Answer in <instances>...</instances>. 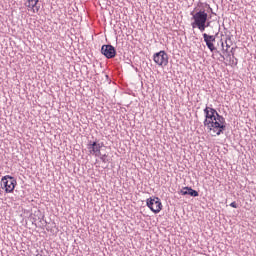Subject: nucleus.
Listing matches in <instances>:
<instances>
[{
  "mask_svg": "<svg viewBox=\"0 0 256 256\" xmlns=\"http://www.w3.org/2000/svg\"><path fill=\"white\" fill-rule=\"evenodd\" d=\"M190 15H192L191 20L193 21L191 23L192 29H199L203 33L205 31V23L209 21V14L201 9L198 12L192 11Z\"/></svg>",
  "mask_w": 256,
  "mask_h": 256,
  "instance_id": "1",
  "label": "nucleus"
},
{
  "mask_svg": "<svg viewBox=\"0 0 256 256\" xmlns=\"http://www.w3.org/2000/svg\"><path fill=\"white\" fill-rule=\"evenodd\" d=\"M227 129V123L225 122V117L219 114V112L216 111L215 113V119L212 126V134L214 137L219 136L223 134V132Z\"/></svg>",
  "mask_w": 256,
  "mask_h": 256,
  "instance_id": "2",
  "label": "nucleus"
},
{
  "mask_svg": "<svg viewBox=\"0 0 256 256\" xmlns=\"http://www.w3.org/2000/svg\"><path fill=\"white\" fill-rule=\"evenodd\" d=\"M215 113H217V110L215 108H211L209 106H206L204 109L205 114V120H204V127H206L211 133L213 131V123L215 121Z\"/></svg>",
  "mask_w": 256,
  "mask_h": 256,
  "instance_id": "3",
  "label": "nucleus"
},
{
  "mask_svg": "<svg viewBox=\"0 0 256 256\" xmlns=\"http://www.w3.org/2000/svg\"><path fill=\"white\" fill-rule=\"evenodd\" d=\"M2 189H5V193H13L15 187H17V180L13 176L6 175L2 177Z\"/></svg>",
  "mask_w": 256,
  "mask_h": 256,
  "instance_id": "4",
  "label": "nucleus"
},
{
  "mask_svg": "<svg viewBox=\"0 0 256 256\" xmlns=\"http://www.w3.org/2000/svg\"><path fill=\"white\" fill-rule=\"evenodd\" d=\"M153 60L156 65H159L160 67H167L169 64V55L164 50H161L153 55Z\"/></svg>",
  "mask_w": 256,
  "mask_h": 256,
  "instance_id": "5",
  "label": "nucleus"
},
{
  "mask_svg": "<svg viewBox=\"0 0 256 256\" xmlns=\"http://www.w3.org/2000/svg\"><path fill=\"white\" fill-rule=\"evenodd\" d=\"M146 205L153 213H160L163 209V204H161V199H159V197L148 198L146 200Z\"/></svg>",
  "mask_w": 256,
  "mask_h": 256,
  "instance_id": "6",
  "label": "nucleus"
},
{
  "mask_svg": "<svg viewBox=\"0 0 256 256\" xmlns=\"http://www.w3.org/2000/svg\"><path fill=\"white\" fill-rule=\"evenodd\" d=\"M202 37L204 39V43L206 44V47H208V49L211 53H218V55L220 57H223V59H225V56H223V54H221V52H219V50H217V47H215V44H213V42H212L213 35L203 33Z\"/></svg>",
  "mask_w": 256,
  "mask_h": 256,
  "instance_id": "7",
  "label": "nucleus"
},
{
  "mask_svg": "<svg viewBox=\"0 0 256 256\" xmlns=\"http://www.w3.org/2000/svg\"><path fill=\"white\" fill-rule=\"evenodd\" d=\"M101 53L106 59H113L117 55V50L111 44H104L101 47Z\"/></svg>",
  "mask_w": 256,
  "mask_h": 256,
  "instance_id": "8",
  "label": "nucleus"
},
{
  "mask_svg": "<svg viewBox=\"0 0 256 256\" xmlns=\"http://www.w3.org/2000/svg\"><path fill=\"white\" fill-rule=\"evenodd\" d=\"M90 155H95V157H101V146L97 140L89 141L87 145Z\"/></svg>",
  "mask_w": 256,
  "mask_h": 256,
  "instance_id": "9",
  "label": "nucleus"
},
{
  "mask_svg": "<svg viewBox=\"0 0 256 256\" xmlns=\"http://www.w3.org/2000/svg\"><path fill=\"white\" fill-rule=\"evenodd\" d=\"M25 5L28 8V11H33V13H39V9H41L39 0H28Z\"/></svg>",
  "mask_w": 256,
  "mask_h": 256,
  "instance_id": "10",
  "label": "nucleus"
},
{
  "mask_svg": "<svg viewBox=\"0 0 256 256\" xmlns=\"http://www.w3.org/2000/svg\"><path fill=\"white\" fill-rule=\"evenodd\" d=\"M179 195H190V197H199V192L197 190H193V188L186 186L181 189Z\"/></svg>",
  "mask_w": 256,
  "mask_h": 256,
  "instance_id": "11",
  "label": "nucleus"
},
{
  "mask_svg": "<svg viewBox=\"0 0 256 256\" xmlns=\"http://www.w3.org/2000/svg\"><path fill=\"white\" fill-rule=\"evenodd\" d=\"M100 157V159L102 160V163H107L109 161V159H107V154L98 156Z\"/></svg>",
  "mask_w": 256,
  "mask_h": 256,
  "instance_id": "12",
  "label": "nucleus"
},
{
  "mask_svg": "<svg viewBox=\"0 0 256 256\" xmlns=\"http://www.w3.org/2000/svg\"><path fill=\"white\" fill-rule=\"evenodd\" d=\"M218 35H219V32H216L215 35H213L212 45H215V41H217Z\"/></svg>",
  "mask_w": 256,
  "mask_h": 256,
  "instance_id": "13",
  "label": "nucleus"
},
{
  "mask_svg": "<svg viewBox=\"0 0 256 256\" xmlns=\"http://www.w3.org/2000/svg\"><path fill=\"white\" fill-rule=\"evenodd\" d=\"M207 27H211V21H206V23H204V31Z\"/></svg>",
  "mask_w": 256,
  "mask_h": 256,
  "instance_id": "14",
  "label": "nucleus"
},
{
  "mask_svg": "<svg viewBox=\"0 0 256 256\" xmlns=\"http://www.w3.org/2000/svg\"><path fill=\"white\" fill-rule=\"evenodd\" d=\"M222 51L225 53L227 51V48L225 49V43H223V40H220Z\"/></svg>",
  "mask_w": 256,
  "mask_h": 256,
  "instance_id": "15",
  "label": "nucleus"
},
{
  "mask_svg": "<svg viewBox=\"0 0 256 256\" xmlns=\"http://www.w3.org/2000/svg\"><path fill=\"white\" fill-rule=\"evenodd\" d=\"M230 207H233V209H237V207H239V205H237V202H232V203H230Z\"/></svg>",
  "mask_w": 256,
  "mask_h": 256,
  "instance_id": "16",
  "label": "nucleus"
},
{
  "mask_svg": "<svg viewBox=\"0 0 256 256\" xmlns=\"http://www.w3.org/2000/svg\"><path fill=\"white\" fill-rule=\"evenodd\" d=\"M98 145L100 146V149L103 148L105 146V144L103 142L98 143Z\"/></svg>",
  "mask_w": 256,
  "mask_h": 256,
  "instance_id": "17",
  "label": "nucleus"
},
{
  "mask_svg": "<svg viewBox=\"0 0 256 256\" xmlns=\"http://www.w3.org/2000/svg\"><path fill=\"white\" fill-rule=\"evenodd\" d=\"M206 6L208 7V9H210L211 11H213V8H211V6H209L208 4H206Z\"/></svg>",
  "mask_w": 256,
  "mask_h": 256,
  "instance_id": "18",
  "label": "nucleus"
},
{
  "mask_svg": "<svg viewBox=\"0 0 256 256\" xmlns=\"http://www.w3.org/2000/svg\"><path fill=\"white\" fill-rule=\"evenodd\" d=\"M228 47H230L229 44H226V49H228Z\"/></svg>",
  "mask_w": 256,
  "mask_h": 256,
  "instance_id": "19",
  "label": "nucleus"
},
{
  "mask_svg": "<svg viewBox=\"0 0 256 256\" xmlns=\"http://www.w3.org/2000/svg\"><path fill=\"white\" fill-rule=\"evenodd\" d=\"M234 48L231 49V53H233Z\"/></svg>",
  "mask_w": 256,
  "mask_h": 256,
  "instance_id": "20",
  "label": "nucleus"
},
{
  "mask_svg": "<svg viewBox=\"0 0 256 256\" xmlns=\"http://www.w3.org/2000/svg\"><path fill=\"white\" fill-rule=\"evenodd\" d=\"M236 64H237V59H236Z\"/></svg>",
  "mask_w": 256,
  "mask_h": 256,
  "instance_id": "21",
  "label": "nucleus"
}]
</instances>
